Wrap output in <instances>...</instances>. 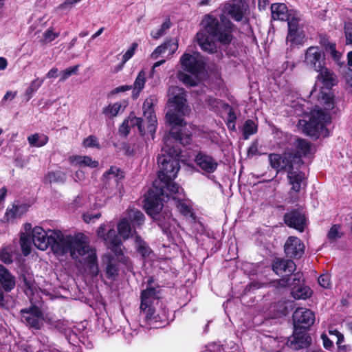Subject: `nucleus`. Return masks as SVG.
Wrapping results in <instances>:
<instances>
[{"instance_id":"nucleus-19","label":"nucleus","mask_w":352,"mask_h":352,"mask_svg":"<svg viewBox=\"0 0 352 352\" xmlns=\"http://www.w3.org/2000/svg\"><path fill=\"white\" fill-rule=\"evenodd\" d=\"M269 160L271 166L277 171L285 168L289 170L295 162L292 158V154L290 153H285L282 155L276 153L270 154Z\"/></svg>"},{"instance_id":"nucleus-17","label":"nucleus","mask_w":352,"mask_h":352,"mask_svg":"<svg viewBox=\"0 0 352 352\" xmlns=\"http://www.w3.org/2000/svg\"><path fill=\"white\" fill-rule=\"evenodd\" d=\"M177 49L178 41L177 39L169 40L157 47L151 53V58L153 60L160 57L170 59Z\"/></svg>"},{"instance_id":"nucleus-39","label":"nucleus","mask_w":352,"mask_h":352,"mask_svg":"<svg viewBox=\"0 0 352 352\" xmlns=\"http://www.w3.org/2000/svg\"><path fill=\"white\" fill-rule=\"evenodd\" d=\"M66 179L65 174L61 170L48 173L45 177V183H63Z\"/></svg>"},{"instance_id":"nucleus-22","label":"nucleus","mask_w":352,"mask_h":352,"mask_svg":"<svg viewBox=\"0 0 352 352\" xmlns=\"http://www.w3.org/2000/svg\"><path fill=\"white\" fill-rule=\"evenodd\" d=\"M136 126L140 135H144L148 133L144 126V120L135 116L130 115L128 119L125 120L120 127V132L124 135L129 133V128Z\"/></svg>"},{"instance_id":"nucleus-51","label":"nucleus","mask_w":352,"mask_h":352,"mask_svg":"<svg viewBox=\"0 0 352 352\" xmlns=\"http://www.w3.org/2000/svg\"><path fill=\"white\" fill-rule=\"evenodd\" d=\"M1 260L5 263H10L12 261L11 249L9 248H4L0 252Z\"/></svg>"},{"instance_id":"nucleus-24","label":"nucleus","mask_w":352,"mask_h":352,"mask_svg":"<svg viewBox=\"0 0 352 352\" xmlns=\"http://www.w3.org/2000/svg\"><path fill=\"white\" fill-rule=\"evenodd\" d=\"M295 270V264L292 260L277 259L273 264L274 272L279 276H288Z\"/></svg>"},{"instance_id":"nucleus-37","label":"nucleus","mask_w":352,"mask_h":352,"mask_svg":"<svg viewBox=\"0 0 352 352\" xmlns=\"http://www.w3.org/2000/svg\"><path fill=\"white\" fill-rule=\"evenodd\" d=\"M320 44L324 47V50L327 54H329L332 58L338 61L341 57V54L336 50V44L331 42H329L325 38H323Z\"/></svg>"},{"instance_id":"nucleus-56","label":"nucleus","mask_w":352,"mask_h":352,"mask_svg":"<svg viewBox=\"0 0 352 352\" xmlns=\"http://www.w3.org/2000/svg\"><path fill=\"white\" fill-rule=\"evenodd\" d=\"M100 217V213L91 214L89 212L83 214V219L86 223L93 222L94 219H98Z\"/></svg>"},{"instance_id":"nucleus-12","label":"nucleus","mask_w":352,"mask_h":352,"mask_svg":"<svg viewBox=\"0 0 352 352\" xmlns=\"http://www.w3.org/2000/svg\"><path fill=\"white\" fill-rule=\"evenodd\" d=\"M21 320L32 328L39 329L43 324V314L36 306L21 309Z\"/></svg>"},{"instance_id":"nucleus-15","label":"nucleus","mask_w":352,"mask_h":352,"mask_svg":"<svg viewBox=\"0 0 352 352\" xmlns=\"http://www.w3.org/2000/svg\"><path fill=\"white\" fill-rule=\"evenodd\" d=\"M304 62L307 66L315 71L321 69L324 64V54L318 47H309L306 51Z\"/></svg>"},{"instance_id":"nucleus-14","label":"nucleus","mask_w":352,"mask_h":352,"mask_svg":"<svg viewBox=\"0 0 352 352\" xmlns=\"http://www.w3.org/2000/svg\"><path fill=\"white\" fill-rule=\"evenodd\" d=\"M293 320L296 329H307L314 324L315 316L310 309L300 307L294 312Z\"/></svg>"},{"instance_id":"nucleus-36","label":"nucleus","mask_w":352,"mask_h":352,"mask_svg":"<svg viewBox=\"0 0 352 352\" xmlns=\"http://www.w3.org/2000/svg\"><path fill=\"white\" fill-rule=\"evenodd\" d=\"M291 294L296 299H306L311 296V292L309 287L303 285L294 286Z\"/></svg>"},{"instance_id":"nucleus-8","label":"nucleus","mask_w":352,"mask_h":352,"mask_svg":"<svg viewBox=\"0 0 352 352\" xmlns=\"http://www.w3.org/2000/svg\"><path fill=\"white\" fill-rule=\"evenodd\" d=\"M155 96H151L146 98L143 103V115L146 119L144 126L148 133L151 134L152 139L154 138V134L157 129V118L153 110V107L156 103Z\"/></svg>"},{"instance_id":"nucleus-57","label":"nucleus","mask_w":352,"mask_h":352,"mask_svg":"<svg viewBox=\"0 0 352 352\" xmlns=\"http://www.w3.org/2000/svg\"><path fill=\"white\" fill-rule=\"evenodd\" d=\"M258 153V142H253L248 150V155L252 157Z\"/></svg>"},{"instance_id":"nucleus-49","label":"nucleus","mask_w":352,"mask_h":352,"mask_svg":"<svg viewBox=\"0 0 352 352\" xmlns=\"http://www.w3.org/2000/svg\"><path fill=\"white\" fill-rule=\"evenodd\" d=\"M177 78L186 85L194 86L196 84L195 80L190 76L183 72H179L177 73Z\"/></svg>"},{"instance_id":"nucleus-23","label":"nucleus","mask_w":352,"mask_h":352,"mask_svg":"<svg viewBox=\"0 0 352 352\" xmlns=\"http://www.w3.org/2000/svg\"><path fill=\"white\" fill-rule=\"evenodd\" d=\"M289 184L292 186V190L299 192L302 186H305V175L298 168L292 166L287 172Z\"/></svg>"},{"instance_id":"nucleus-59","label":"nucleus","mask_w":352,"mask_h":352,"mask_svg":"<svg viewBox=\"0 0 352 352\" xmlns=\"http://www.w3.org/2000/svg\"><path fill=\"white\" fill-rule=\"evenodd\" d=\"M346 87L349 91L352 93V71L351 74H349L346 77Z\"/></svg>"},{"instance_id":"nucleus-33","label":"nucleus","mask_w":352,"mask_h":352,"mask_svg":"<svg viewBox=\"0 0 352 352\" xmlns=\"http://www.w3.org/2000/svg\"><path fill=\"white\" fill-rule=\"evenodd\" d=\"M311 337L307 334L301 336H295L292 340H289L287 344L294 349L307 347L311 343Z\"/></svg>"},{"instance_id":"nucleus-62","label":"nucleus","mask_w":352,"mask_h":352,"mask_svg":"<svg viewBox=\"0 0 352 352\" xmlns=\"http://www.w3.org/2000/svg\"><path fill=\"white\" fill-rule=\"evenodd\" d=\"M166 60L165 59H163V60H158L157 61L156 63H155L152 67V69H151V75L153 76L155 72V69L157 67H160V65H162V64H164L165 63Z\"/></svg>"},{"instance_id":"nucleus-26","label":"nucleus","mask_w":352,"mask_h":352,"mask_svg":"<svg viewBox=\"0 0 352 352\" xmlns=\"http://www.w3.org/2000/svg\"><path fill=\"white\" fill-rule=\"evenodd\" d=\"M69 162L72 165L79 166H87L91 168H96L99 163L87 155H72L69 157Z\"/></svg>"},{"instance_id":"nucleus-16","label":"nucleus","mask_w":352,"mask_h":352,"mask_svg":"<svg viewBox=\"0 0 352 352\" xmlns=\"http://www.w3.org/2000/svg\"><path fill=\"white\" fill-rule=\"evenodd\" d=\"M285 252L287 256L299 258L305 252V245L296 236H289L284 245Z\"/></svg>"},{"instance_id":"nucleus-32","label":"nucleus","mask_w":352,"mask_h":352,"mask_svg":"<svg viewBox=\"0 0 352 352\" xmlns=\"http://www.w3.org/2000/svg\"><path fill=\"white\" fill-rule=\"evenodd\" d=\"M319 72L318 78L321 80L324 85L331 87L336 85V78L333 72L327 67L322 66L321 69H316Z\"/></svg>"},{"instance_id":"nucleus-58","label":"nucleus","mask_w":352,"mask_h":352,"mask_svg":"<svg viewBox=\"0 0 352 352\" xmlns=\"http://www.w3.org/2000/svg\"><path fill=\"white\" fill-rule=\"evenodd\" d=\"M58 69L56 67H52L46 74L48 78H55L58 76Z\"/></svg>"},{"instance_id":"nucleus-38","label":"nucleus","mask_w":352,"mask_h":352,"mask_svg":"<svg viewBox=\"0 0 352 352\" xmlns=\"http://www.w3.org/2000/svg\"><path fill=\"white\" fill-rule=\"evenodd\" d=\"M318 100L322 105L324 106L325 110H331L334 108L335 100L333 96L330 94L320 92Z\"/></svg>"},{"instance_id":"nucleus-10","label":"nucleus","mask_w":352,"mask_h":352,"mask_svg":"<svg viewBox=\"0 0 352 352\" xmlns=\"http://www.w3.org/2000/svg\"><path fill=\"white\" fill-rule=\"evenodd\" d=\"M300 21V15L298 16H293V19L289 21L288 34L286 41L291 46L301 45L304 42L305 34Z\"/></svg>"},{"instance_id":"nucleus-50","label":"nucleus","mask_w":352,"mask_h":352,"mask_svg":"<svg viewBox=\"0 0 352 352\" xmlns=\"http://www.w3.org/2000/svg\"><path fill=\"white\" fill-rule=\"evenodd\" d=\"M138 46V44L137 43H133L131 44L130 47L122 55V60H123V63H126L134 55Z\"/></svg>"},{"instance_id":"nucleus-55","label":"nucleus","mask_w":352,"mask_h":352,"mask_svg":"<svg viewBox=\"0 0 352 352\" xmlns=\"http://www.w3.org/2000/svg\"><path fill=\"white\" fill-rule=\"evenodd\" d=\"M81 0H65L63 3L58 6V8L60 10H67L70 9L76 3H78Z\"/></svg>"},{"instance_id":"nucleus-42","label":"nucleus","mask_w":352,"mask_h":352,"mask_svg":"<svg viewBox=\"0 0 352 352\" xmlns=\"http://www.w3.org/2000/svg\"><path fill=\"white\" fill-rule=\"evenodd\" d=\"M43 82L44 79L37 78L30 82V86L25 91V96H28V99L32 98L33 94L41 87Z\"/></svg>"},{"instance_id":"nucleus-47","label":"nucleus","mask_w":352,"mask_h":352,"mask_svg":"<svg viewBox=\"0 0 352 352\" xmlns=\"http://www.w3.org/2000/svg\"><path fill=\"white\" fill-rule=\"evenodd\" d=\"M79 65H75L74 67H69L60 72V81H65L72 75H75L78 73Z\"/></svg>"},{"instance_id":"nucleus-45","label":"nucleus","mask_w":352,"mask_h":352,"mask_svg":"<svg viewBox=\"0 0 352 352\" xmlns=\"http://www.w3.org/2000/svg\"><path fill=\"white\" fill-rule=\"evenodd\" d=\"M343 233L341 230V226L338 224L333 225L329 230L327 237L329 241H335L341 238Z\"/></svg>"},{"instance_id":"nucleus-25","label":"nucleus","mask_w":352,"mask_h":352,"mask_svg":"<svg viewBox=\"0 0 352 352\" xmlns=\"http://www.w3.org/2000/svg\"><path fill=\"white\" fill-rule=\"evenodd\" d=\"M329 334L332 336L333 340H331L325 334L321 335V338L323 341V345L326 349L330 350L333 346V340H336L338 346L339 352H344V346L341 344L344 342V336L337 330H330Z\"/></svg>"},{"instance_id":"nucleus-13","label":"nucleus","mask_w":352,"mask_h":352,"mask_svg":"<svg viewBox=\"0 0 352 352\" xmlns=\"http://www.w3.org/2000/svg\"><path fill=\"white\" fill-rule=\"evenodd\" d=\"M179 63L182 68L192 74L199 73L204 68V62L197 53H184L180 58Z\"/></svg>"},{"instance_id":"nucleus-40","label":"nucleus","mask_w":352,"mask_h":352,"mask_svg":"<svg viewBox=\"0 0 352 352\" xmlns=\"http://www.w3.org/2000/svg\"><path fill=\"white\" fill-rule=\"evenodd\" d=\"M135 248L137 251L144 257H148L151 254V250L147 245L146 242L143 241L140 236H135Z\"/></svg>"},{"instance_id":"nucleus-28","label":"nucleus","mask_w":352,"mask_h":352,"mask_svg":"<svg viewBox=\"0 0 352 352\" xmlns=\"http://www.w3.org/2000/svg\"><path fill=\"white\" fill-rule=\"evenodd\" d=\"M295 146L297 148V154L292 155V158L294 162L300 161V157L302 155L307 156L311 152V146L309 142L306 140L298 138L294 142Z\"/></svg>"},{"instance_id":"nucleus-35","label":"nucleus","mask_w":352,"mask_h":352,"mask_svg":"<svg viewBox=\"0 0 352 352\" xmlns=\"http://www.w3.org/2000/svg\"><path fill=\"white\" fill-rule=\"evenodd\" d=\"M28 143L31 146L41 147L48 142V137L43 133H34L28 137Z\"/></svg>"},{"instance_id":"nucleus-27","label":"nucleus","mask_w":352,"mask_h":352,"mask_svg":"<svg viewBox=\"0 0 352 352\" xmlns=\"http://www.w3.org/2000/svg\"><path fill=\"white\" fill-rule=\"evenodd\" d=\"M25 232H22L20 236V245L23 254L28 256L32 251V236L30 237L28 232L32 230V226L30 223H26L24 226Z\"/></svg>"},{"instance_id":"nucleus-11","label":"nucleus","mask_w":352,"mask_h":352,"mask_svg":"<svg viewBox=\"0 0 352 352\" xmlns=\"http://www.w3.org/2000/svg\"><path fill=\"white\" fill-rule=\"evenodd\" d=\"M166 197L168 199L171 197L179 211L185 216H190L192 214L190 208L184 202V190L177 184H172L169 186V190L165 191Z\"/></svg>"},{"instance_id":"nucleus-43","label":"nucleus","mask_w":352,"mask_h":352,"mask_svg":"<svg viewBox=\"0 0 352 352\" xmlns=\"http://www.w3.org/2000/svg\"><path fill=\"white\" fill-rule=\"evenodd\" d=\"M23 282L25 283L24 291L26 295L30 298V300L31 302L33 301L32 296L34 295V291L36 290V287L34 286V282L31 280V277L23 276Z\"/></svg>"},{"instance_id":"nucleus-41","label":"nucleus","mask_w":352,"mask_h":352,"mask_svg":"<svg viewBox=\"0 0 352 352\" xmlns=\"http://www.w3.org/2000/svg\"><path fill=\"white\" fill-rule=\"evenodd\" d=\"M242 131L244 139L247 140L257 132V125L252 120H248L245 122Z\"/></svg>"},{"instance_id":"nucleus-5","label":"nucleus","mask_w":352,"mask_h":352,"mask_svg":"<svg viewBox=\"0 0 352 352\" xmlns=\"http://www.w3.org/2000/svg\"><path fill=\"white\" fill-rule=\"evenodd\" d=\"M168 97L170 109L166 113V118L172 126L170 134L182 144H188L190 141V135L183 133L184 120L181 117L189 111L185 91L179 87H170L168 89Z\"/></svg>"},{"instance_id":"nucleus-4","label":"nucleus","mask_w":352,"mask_h":352,"mask_svg":"<svg viewBox=\"0 0 352 352\" xmlns=\"http://www.w3.org/2000/svg\"><path fill=\"white\" fill-rule=\"evenodd\" d=\"M144 222V215L140 210L129 208L124 212L122 219L118 223L117 229L119 236L116 233L113 228L109 229L107 233H105V225H101L97 231L98 236L102 239L108 248L111 249L116 254L119 255L122 253V241L120 238L124 240L130 237L135 236L137 228H140Z\"/></svg>"},{"instance_id":"nucleus-63","label":"nucleus","mask_w":352,"mask_h":352,"mask_svg":"<svg viewBox=\"0 0 352 352\" xmlns=\"http://www.w3.org/2000/svg\"><path fill=\"white\" fill-rule=\"evenodd\" d=\"M166 60L165 59H163V60H158L157 61L156 63H155L152 67V69H151V75L153 76L155 72V69L157 67H160V65H162V64H164L165 63Z\"/></svg>"},{"instance_id":"nucleus-44","label":"nucleus","mask_w":352,"mask_h":352,"mask_svg":"<svg viewBox=\"0 0 352 352\" xmlns=\"http://www.w3.org/2000/svg\"><path fill=\"white\" fill-rule=\"evenodd\" d=\"M170 27V22L169 20H166L164 21L160 26V28L153 30L151 32V36L154 39H158L160 37L163 36L167 30H168Z\"/></svg>"},{"instance_id":"nucleus-64","label":"nucleus","mask_w":352,"mask_h":352,"mask_svg":"<svg viewBox=\"0 0 352 352\" xmlns=\"http://www.w3.org/2000/svg\"><path fill=\"white\" fill-rule=\"evenodd\" d=\"M85 179V174L82 170L76 171L74 177L76 182L82 181Z\"/></svg>"},{"instance_id":"nucleus-46","label":"nucleus","mask_w":352,"mask_h":352,"mask_svg":"<svg viewBox=\"0 0 352 352\" xmlns=\"http://www.w3.org/2000/svg\"><path fill=\"white\" fill-rule=\"evenodd\" d=\"M82 146L85 148H96L97 149H100L101 148L98 138L94 135H89L84 139Z\"/></svg>"},{"instance_id":"nucleus-7","label":"nucleus","mask_w":352,"mask_h":352,"mask_svg":"<svg viewBox=\"0 0 352 352\" xmlns=\"http://www.w3.org/2000/svg\"><path fill=\"white\" fill-rule=\"evenodd\" d=\"M159 293L160 288L157 283L151 278L148 279L146 288L141 294L140 309L145 312L146 316L149 318H156L154 316L155 310L153 307V305L157 301Z\"/></svg>"},{"instance_id":"nucleus-31","label":"nucleus","mask_w":352,"mask_h":352,"mask_svg":"<svg viewBox=\"0 0 352 352\" xmlns=\"http://www.w3.org/2000/svg\"><path fill=\"white\" fill-rule=\"evenodd\" d=\"M126 106L125 101H120L109 104L102 110L103 114L108 118H113L117 116L120 112L123 111Z\"/></svg>"},{"instance_id":"nucleus-34","label":"nucleus","mask_w":352,"mask_h":352,"mask_svg":"<svg viewBox=\"0 0 352 352\" xmlns=\"http://www.w3.org/2000/svg\"><path fill=\"white\" fill-rule=\"evenodd\" d=\"M30 208V205L26 203L13 204L11 208L6 211L8 219L16 218L25 213Z\"/></svg>"},{"instance_id":"nucleus-6","label":"nucleus","mask_w":352,"mask_h":352,"mask_svg":"<svg viewBox=\"0 0 352 352\" xmlns=\"http://www.w3.org/2000/svg\"><path fill=\"white\" fill-rule=\"evenodd\" d=\"M329 120L330 118L327 113L320 107H316L311 112L309 121L300 120L298 126L303 133L311 137L315 138H318L319 136L326 137L328 132L325 126Z\"/></svg>"},{"instance_id":"nucleus-1","label":"nucleus","mask_w":352,"mask_h":352,"mask_svg":"<svg viewBox=\"0 0 352 352\" xmlns=\"http://www.w3.org/2000/svg\"><path fill=\"white\" fill-rule=\"evenodd\" d=\"M180 151L168 144L162 149V153L157 158L160 166L158 174L159 182L153 183V188L150 190L145 199V208L148 214L156 221L166 233H171L172 227L175 224V220L172 218L169 210L164 209L162 200L165 191L169 190V186L176 184L172 181L177 177L179 170Z\"/></svg>"},{"instance_id":"nucleus-54","label":"nucleus","mask_w":352,"mask_h":352,"mask_svg":"<svg viewBox=\"0 0 352 352\" xmlns=\"http://www.w3.org/2000/svg\"><path fill=\"white\" fill-rule=\"evenodd\" d=\"M318 283L323 288H329L331 285L330 277L328 274H322L318 278Z\"/></svg>"},{"instance_id":"nucleus-61","label":"nucleus","mask_w":352,"mask_h":352,"mask_svg":"<svg viewBox=\"0 0 352 352\" xmlns=\"http://www.w3.org/2000/svg\"><path fill=\"white\" fill-rule=\"evenodd\" d=\"M130 89H132V87L131 86L122 85V86H120L118 87H116L114 89V92H116V93L124 92V91H129Z\"/></svg>"},{"instance_id":"nucleus-9","label":"nucleus","mask_w":352,"mask_h":352,"mask_svg":"<svg viewBox=\"0 0 352 352\" xmlns=\"http://www.w3.org/2000/svg\"><path fill=\"white\" fill-rule=\"evenodd\" d=\"M122 173L117 167L112 166L103 175V182L106 189H109L113 195L121 193Z\"/></svg>"},{"instance_id":"nucleus-30","label":"nucleus","mask_w":352,"mask_h":352,"mask_svg":"<svg viewBox=\"0 0 352 352\" xmlns=\"http://www.w3.org/2000/svg\"><path fill=\"white\" fill-rule=\"evenodd\" d=\"M146 72L144 69H142L138 74L135 82L132 87V97L136 99L139 97L140 92L144 88L146 83Z\"/></svg>"},{"instance_id":"nucleus-48","label":"nucleus","mask_w":352,"mask_h":352,"mask_svg":"<svg viewBox=\"0 0 352 352\" xmlns=\"http://www.w3.org/2000/svg\"><path fill=\"white\" fill-rule=\"evenodd\" d=\"M107 276L111 279H115L118 274V268L116 264L110 261L106 268Z\"/></svg>"},{"instance_id":"nucleus-18","label":"nucleus","mask_w":352,"mask_h":352,"mask_svg":"<svg viewBox=\"0 0 352 352\" xmlns=\"http://www.w3.org/2000/svg\"><path fill=\"white\" fill-rule=\"evenodd\" d=\"M272 18L273 20L289 21L293 16H298L300 14L293 10H289L287 6L282 3H275L271 6Z\"/></svg>"},{"instance_id":"nucleus-20","label":"nucleus","mask_w":352,"mask_h":352,"mask_svg":"<svg viewBox=\"0 0 352 352\" xmlns=\"http://www.w3.org/2000/svg\"><path fill=\"white\" fill-rule=\"evenodd\" d=\"M284 221L289 227L293 228L300 232L304 231L306 226L305 215L297 210L286 213L284 217Z\"/></svg>"},{"instance_id":"nucleus-53","label":"nucleus","mask_w":352,"mask_h":352,"mask_svg":"<svg viewBox=\"0 0 352 352\" xmlns=\"http://www.w3.org/2000/svg\"><path fill=\"white\" fill-rule=\"evenodd\" d=\"M344 33L347 45H352V23H347L344 25Z\"/></svg>"},{"instance_id":"nucleus-52","label":"nucleus","mask_w":352,"mask_h":352,"mask_svg":"<svg viewBox=\"0 0 352 352\" xmlns=\"http://www.w3.org/2000/svg\"><path fill=\"white\" fill-rule=\"evenodd\" d=\"M59 36V32H55L52 29H47L43 34V41L46 43L51 42Z\"/></svg>"},{"instance_id":"nucleus-2","label":"nucleus","mask_w":352,"mask_h":352,"mask_svg":"<svg viewBox=\"0 0 352 352\" xmlns=\"http://www.w3.org/2000/svg\"><path fill=\"white\" fill-rule=\"evenodd\" d=\"M32 240L34 246L41 250H46L50 246L56 256L69 254L74 259L80 261V257H82L89 273L94 276L98 274L96 252L89 247L87 237L83 234L72 236L60 230L45 231L42 227L35 226L32 230Z\"/></svg>"},{"instance_id":"nucleus-3","label":"nucleus","mask_w":352,"mask_h":352,"mask_svg":"<svg viewBox=\"0 0 352 352\" xmlns=\"http://www.w3.org/2000/svg\"><path fill=\"white\" fill-rule=\"evenodd\" d=\"M247 10L243 0H232L224 4L222 14L219 19L211 14L206 15L202 20L203 29L196 36V40L201 49L208 53H217L221 45L230 43L232 40V24L226 20L225 14L235 21H241Z\"/></svg>"},{"instance_id":"nucleus-21","label":"nucleus","mask_w":352,"mask_h":352,"mask_svg":"<svg viewBox=\"0 0 352 352\" xmlns=\"http://www.w3.org/2000/svg\"><path fill=\"white\" fill-rule=\"evenodd\" d=\"M195 163L201 170L208 173H214L218 166V162L215 159L201 152L196 155Z\"/></svg>"},{"instance_id":"nucleus-29","label":"nucleus","mask_w":352,"mask_h":352,"mask_svg":"<svg viewBox=\"0 0 352 352\" xmlns=\"http://www.w3.org/2000/svg\"><path fill=\"white\" fill-rule=\"evenodd\" d=\"M0 285L6 291H10L15 286L14 276L3 265H0Z\"/></svg>"},{"instance_id":"nucleus-60","label":"nucleus","mask_w":352,"mask_h":352,"mask_svg":"<svg viewBox=\"0 0 352 352\" xmlns=\"http://www.w3.org/2000/svg\"><path fill=\"white\" fill-rule=\"evenodd\" d=\"M236 119V116L232 111H230L229 112V118H228V126H230V124H232V127L235 128V120Z\"/></svg>"}]
</instances>
